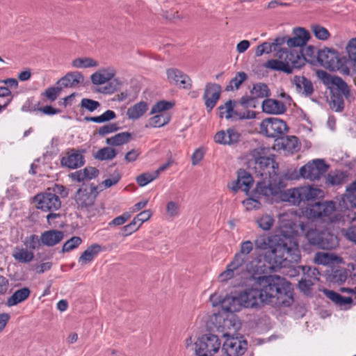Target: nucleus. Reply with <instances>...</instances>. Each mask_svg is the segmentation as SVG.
Segmentation results:
<instances>
[{"instance_id": "obj_1", "label": "nucleus", "mask_w": 356, "mask_h": 356, "mask_svg": "<svg viewBox=\"0 0 356 356\" xmlns=\"http://www.w3.org/2000/svg\"><path fill=\"white\" fill-rule=\"evenodd\" d=\"M254 245L257 250L271 249L265 258L271 264L272 268L286 267L300 260L298 243L293 236L282 234L269 236L260 234L257 236Z\"/></svg>"}, {"instance_id": "obj_2", "label": "nucleus", "mask_w": 356, "mask_h": 356, "mask_svg": "<svg viewBox=\"0 0 356 356\" xmlns=\"http://www.w3.org/2000/svg\"><path fill=\"white\" fill-rule=\"evenodd\" d=\"M261 149H255L252 155L255 161L254 168L261 177L262 180L258 181L257 190L264 191L266 194H280L286 186L285 180H292L298 178L288 172L281 176L278 173V164L274 159L260 156Z\"/></svg>"}, {"instance_id": "obj_3", "label": "nucleus", "mask_w": 356, "mask_h": 356, "mask_svg": "<svg viewBox=\"0 0 356 356\" xmlns=\"http://www.w3.org/2000/svg\"><path fill=\"white\" fill-rule=\"evenodd\" d=\"M264 303L275 307H289L293 302V287L285 278L278 275H265L258 278Z\"/></svg>"}, {"instance_id": "obj_4", "label": "nucleus", "mask_w": 356, "mask_h": 356, "mask_svg": "<svg viewBox=\"0 0 356 356\" xmlns=\"http://www.w3.org/2000/svg\"><path fill=\"white\" fill-rule=\"evenodd\" d=\"M273 51H276V56L278 59L268 60L264 64L266 68L291 74L293 69L300 68L305 64V58L300 52L296 50L275 48Z\"/></svg>"}, {"instance_id": "obj_5", "label": "nucleus", "mask_w": 356, "mask_h": 356, "mask_svg": "<svg viewBox=\"0 0 356 356\" xmlns=\"http://www.w3.org/2000/svg\"><path fill=\"white\" fill-rule=\"evenodd\" d=\"M304 213L308 218L321 219L325 222H336L343 219V215L336 212L335 204L332 201L308 204Z\"/></svg>"}, {"instance_id": "obj_6", "label": "nucleus", "mask_w": 356, "mask_h": 356, "mask_svg": "<svg viewBox=\"0 0 356 356\" xmlns=\"http://www.w3.org/2000/svg\"><path fill=\"white\" fill-rule=\"evenodd\" d=\"M323 193L321 189L305 186L286 190L282 195V199L293 205H300L302 202H309L321 197Z\"/></svg>"}, {"instance_id": "obj_7", "label": "nucleus", "mask_w": 356, "mask_h": 356, "mask_svg": "<svg viewBox=\"0 0 356 356\" xmlns=\"http://www.w3.org/2000/svg\"><path fill=\"white\" fill-rule=\"evenodd\" d=\"M97 194V186L91 184L88 188L78 189L74 195V201L79 209L88 212L90 216L95 214L92 211Z\"/></svg>"}, {"instance_id": "obj_8", "label": "nucleus", "mask_w": 356, "mask_h": 356, "mask_svg": "<svg viewBox=\"0 0 356 356\" xmlns=\"http://www.w3.org/2000/svg\"><path fill=\"white\" fill-rule=\"evenodd\" d=\"M221 346L219 338L212 334L202 335L194 343V350L197 356H211Z\"/></svg>"}, {"instance_id": "obj_9", "label": "nucleus", "mask_w": 356, "mask_h": 356, "mask_svg": "<svg viewBox=\"0 0 356 356\" xmlns=\"http://www.w3.org/2000/svg\"><path fill=\"white\" fill-rule=\"evenodd\" d=\"M261 132L269 138H281L288 130L286 122L278 118H268L260 124Z\"/></svg>"}, {"instance_id": "obj_10", "label": "nucleus", "mask_w": 356, "mask_h": 356, "mask_svg": "<svg viewBox=\"0 0 356 356\" xmlns=\"http://www.w3.org/2000/svg\"><path fill=\"white\" fill-rule=\"evenodd\" d=\"M329 165L323 159H316L309 161L299 170L300 176L311 181L318 180L327 172Z\"/></svg>"}, {"instance_id": "obj_11", "label": "nucleus", "mask_w": 356, "mask_h": 356, "mask_svg": "<svg viewBox=\"0 0 356 356\" xmlns=\"http://www.w3.org/2000/svg\"><path fill=\"white\" fill-rule=\"evenodd\" d=\"M223 336L226 339L222 345V350L227 356H241L245 353L248 343L242 336H231L227 332H225Z\"/></svg>"}, {"instance_id": "obj_12", "label": "nucleus", "mask_w": 356, "mask_h": 356, "mask_svg": "<svg viewBox=\"0 0 356 356\" xmlns=\"http://www.w3.org/2000/svg\"><path fill=\"white\" fill-rule=\"evenodd\" d=\"M317 61L323 67L330 70L339 69L341 60L337 50L333 48L324 47L317 52Z\"/></svg>"}, {"instance_id": "obj_13", "label": "nucleus", "mask_w": 356, "mask_h": 356, "mask_svg": "<svg viewBox=\"0 0 356 356\" xmlns=\"http://www.w3.org/2000/svg\"><path fill=\"white\" fill-rule=\"evenodd\" d=\"M37 208L45 211L51 212L58 210L61 207V202L57 195L52 193H44L35 197Z\"/></svg>"}, {"instance_id": "obj_14", "label": "nucleus", "mask_w": 356, "mask_h": 356, "mask_svg": "<svg viewBox=\"0 0 356 356\" xmlns=\"http://www.w3.org/2000/svg\"><path fill=\"white\" fill-rule=\"evenodd\" d=\"M239 299L242 305L245 308H257L264 303L262 294L259 289L247 288L239 293Z\"/></svg>"}, {"instance_id": "obj_15", "label": "nucleus", "mask_w": 356, "mask_h": 356, "mask_svg": "<svg viewBox=\"0 0 356 356\" xmlns=\"http://www.w3.org/2000/svg\"><path fill=\"white\" fill-rule=\"evenodd\" d=\"M233 103L234 102L229 99L224 105L218 107L220 118H222L225 117L226 119L237 118L240 120L252 119L255 118L254 111L247 110L245 112H239L237 110H234Z\"/></svg>"}, {"instance_id": "obj_16", "label": "nucleus", "mask_w": 356, "mask_h": 356, "mask_svg": "<svg viewBox=\"0 0 356 356\" xmlns=\"http://www.w3.org/2000/svg\"><path fill=\"white\" fill-rule=\"evenodd\" d=\"M210 300L213 306L220 304L223 311L229 313L238 312L243 307L239 299V293L236 296H226L222 300H218V301H217V294L214 293L211 295Z\"/></svg>"}, {"instance_id": "obj_17", "label": "nucleus", "mask_w": 356, "mask_h": 356, "mask_svg": "<svg viewBox=\"0 0 356 356\" xmlns=\"http://www.w3.org/2000/svg\"><path fill=\"white\" fill-rule=\"evenodd\" d=\"M83 152L76 149H69L60 159L61 165L69 169H77L83 166L85 164Z\"/></svg>"}, {"instance_id": "obj_18", "label": "nucleus", "mask_w": 356, "mask_h": 356, "mask_svg": "<svg viewBox=\"0 0 356 356\" xmlns=\"http://www.w3.org/2000/svg\"><path fill=\"white\" fill-rule=\"evenodd\" d=\"M241 136V134L236 129L229 128L218 131L215 134L213 140L219 145L234 146L238 144Z\"/></svg>"}, {"instance_id": "obj_19", "label": "nucleus", "mask_w": 356, "mask_h": 356, "mask_svg": "<svg viewBox=\"0 0 356 356\" xmlns=\"http://www.w3.org/2000/svg\"><path fill=\"white\" fill-rule=\"evenodd\" d=\"M221 92V87L216 83H208L206 86L204 94V103L209 111H211L216 105Z\"/></svg>"}, {"instance_id": "obj_20", "label": "nucleus", "mask_w": 356, "mask_h": 356, "mask_svg": "<svg viewBox=\"0 0 356 356\" xmlns=\"http://www.w3.org/2000/svg\"><path fill=\"white\" fill-rule=\"evenodd\" d=\"M253 179L250 173L244 170H240L238 172L237 180L234 181L232 186L229 187L234 192L241 190L248 194L249 190L253 185Z\"/></svg>"}, {"instance_id": "obj_21", "label": "nucleus", "mask_w": 356, "mask_h": 356, "mask_svg": "<svg viewBox=\"0 0 356 356\" xmlns=\"http://www.w3.org/2000/svg\"><path fill=\"white\" fill-rule=\"evenodd\" d=\"M168 79L170 83H174L177 86L184 89H190L192 86L190 77L176 68H170L167 70Z\"/></svg>"}, {"instance_id": "obj_22", "label": "nucleus", "mask_w": 356, "mask_h": 356, "mask_svg": "<svg viewBox=\"0 0 356 356\" xmlns=\"http://www.w3.org/2000/svg\"><path fill=\"white\" fill-rule=\"evenodd\" d=\"M278 194H266L264 191L257 190V184L254 190L252 192L250 197L243 201V205L247 210L257 209L261 207L260 199L268 198L271 196H275Z\"/></svg>"}, {"instance_id": "obj_23", "label": "nucleus", "mask_w": 356, "mask_h": 356, "mask_svg": "<svg viewBox=\"0 0 356 356\" xmlns=\"http://www.w3.org/2000/svg\"><path fill=\"white\" fill-rule=\"evenodd\" d=\"M99 171L95 167L88 166L79 170H76L69 175V177L76 182H84L96 178Z\"/></svg>"}, {"instance_id": "obj_24", "label": "nucleus", "mask_w": 356, "mask_h": 356, "mask_svg": "<svg viewBox=\"0 0 356 356\" xmlns=\"http://www.w3.org/2000/svg\"><path fill=\"white\" fill-rule=\"evenodd\" d=\"M115 73L116 70L113 67L100 69L91 75V81L95 85L104 84L111 80L115 75Z\"/></svg>"}, {"instance_id": "obj_25", "label": "nucleus", "mask_w": 356, "mask_h": 356, "mask_svg": "<svg viewBox=\"0 0 356 356\" xmlns=\"http://www.w3.org/2000/svg\"><path fill=\"white\" fill-rule=\"evenodd\" d=\"M292 82L295 85L297 92L305 97H309L314 92L312 81L304 76H294Z\"/></svg>"}, {"instance_id": "obj_26", "label": "nucleus", "mask_w": 356, "mask_h": 356, "mask_svg": "<svg viewBox=\"0 0 356 356\" xmlns=\"http://www.w3.org/2000/svg\"><path fill=\"white\" fill-rule=\"evenodd\" d=\"M263 112L273 115L282 114L286 111V106L282 102L274 99H266L262 102Z\"/></svg>"}, {"instance_id": "obj_27", "label": "nucleus", "mask_w": 356, "mask_h": 356, "mask_svg": "<svg viewBox=\"0 0 356 356\" xmlns=\"http://www.w3.org/2000/svg\"><path fill=\"white\" fill-rule=\"evenodd\" d=\"M62 231L51 229L42 233L40 236L41 243L48 247H52L59 243L63 238Z\"/></svg>"}, {"instance_id": "obj_28", "label": "nucleus", "mask_w": 356, "mask_h": 356, "mask_svg": "<svg viewBox=\"0 0 356 356\" xmlns=\"http://www.w3.org/2000/svg\"><path fill=\"white\" fill-rule=\"evenodd\" d=\"M83 76L79 72H69L63 76L58 82L63 88H74L83 81Z\"/></svg>"}, {"instance_id": "obj_29", "label": "nucleus", "mask_w": 356, "mask_h": 356, "mask_svg": "<svg viewBox=\"0 0 356 356\" xmlns=\"http://www.w3.org/2000/svg\"><path fill=\"white\" fill-rule=\"evenodd\" d=\"M324 293L330 300L334 302L341 309H348L353 302L351 297H343L339 293L334 291L325 290Z\"/></svg>"}, {"instance_id": "obj_30", "label": "nucleus", "mask_w": 356, "mask_h": 356, "mask_svg": "<svg viewBox=\"0 0 356 356\" xmlns=\"http://www.w3.org/2000/svg\"><path fill=\"white\" fill-rule=\"evenodd\" d=\"M102 251V247L97 243L90 245L79 257V263L81 265H86L91 262L95 257Z\"/></svg>"}, {"instance_id": "obj_31", "label": "nucleus", "mask_w": 356, "mask_h": 356, "mask_svg": "<svg viewBox=\"0 0 356 356\" xmlns=\"http://www.w3.org/2000/svg\"><path fill=\"white\" fill-rule=\"evenodd\" d=\"M148 110V104L141 101L129 107L127 111L129 119L138 120L141 118Z\"/></svg>"}, {"instance_id": "obj_32", "label": "nucleus", "mask_w": 356, "mask_h": 356, "mask_svg": "<svg viewBox=\"0 0 356 356\" xmlns=\"http://www.w3.org/2000/svg\"><path fill=\"white\" fill-rule=\"evenodd\" d=\"M12 257L19 263L27 264L33 259L34 254L26 248L16 246L13 251Z\"/></svg>"}, {"instance_id": "obj_33", "label": "nucleus", "mask_w": 356, "mask_h": 356, "mask_svg": "<svg viewBox=\"0 0 356 356\" xmlns=\"http://www.w3.org/2000/svg\"><path fill=\"white\" fill-rule=\"evenodd\" d=\"M243 265L239 264L236 260L233 259L231 263H229L226 268V270L220 274L218 277V280L221 282H225L230 279L233 278L235 275L239 273L240 268L242 267Z\"/></svg>"}, {"instance_id": "obj_34", "label": "nucleus", "mask_w": 356, "mask_h": 356, "mask_svg": "<svg viewBox=\"0 0 356 356\" xmlns=\"http://www.w3.org/2000/svg\"><path fill=\"white\" fill-rule=\"evenodd\" d=\"M338 245V241L336 236L329 232L323 231L321 241L318 243V248L325 250H332Z\"/></svg>"}, {"instance_id": "obj_35", "label": "nucleus", "mask_w": 356, "mask_h": 356, "mask_svg": "<svg viewBox=\"0 0 356 356\" xmlns=\"http://www.w3.org/2000/svg\"><path fill=\"white\" fill-rule=\"evenodd\" d=\"M30 293L31 291L26 287L18 289L8 298L6 304L8 307L15 306L26 300L29 297Z\"/></svg>"}, {"instance_id": "obj_36", "label": "nucleus", "mask_w": 356, "mask_h": 356, "mask_svg": "<svg viewBox=\"0 0 356 356\" xmlns=\"http://www.w3.org/2000/svg\"><path fill=\"white\" fill-rule=\"evenodd\" d=\"M331 83L336 87L332 92H339L342 96H344L347 99L350 97V90L348 84L339 76H334L331 78Z\"/></svg>"}, {"instance_id": "obj_37", "label": "nucleus", "mask_w": 356, "mask_h": 356, "mask_svg": "<svg viewBox=\"0 0 356 356\" xmlns=\"http://www.w3.org/2000/svg\"><path fill=\"white\" fill-rule=\"evenodd\" d=\"M252 250L253 243L252 241H245L242 242L240 251L235 254L234 259L241 265H243L248 259V254H250Z\"/></svg>"}, {"instance_id": "obj_38", "label": "nucleus", "mask_w": 356, "mask_h": 356, "mask_svg": "<svg viewBox=\"0 0 356 356\" xmlns=\"http://www.w3.org/2000/svg\"><path fill=\"white\" fill-rule=\"evenodd\" d=\"M170 118L168 113H156L148 120L145 127H162L169 123Z\"/></svg>"}, {"instance_id": "obj_39", "label": "nucleus", "mask_w": 356, "mask_h": 356, "mask_svg": "<svg viewBox=\"0 0 356 356\" xmlns=\"http://www.w3.org/2000/svg\"><path fill=\"white\" fill-rule=\"evenodd\" d=\"M281 142L278 143V145H280L281 148L289 152H296L299 149V143L297 137L293 136H286L284 138H280Z\"/></svg>"}, {"instance_id": "obj_40", "label": "nucleus", "mask_w": 356, "mask_h": 356, "mask_svg": "<svg viewBox=\"0 0 356 356\" xmlns=\"http://www.w3.org/2000/svg\"><path fill=\"white\" fill-rule=\"evenodd\" d=\"M341 210H348L356 207V195L350 191H346L339 201Z\"/></svg>"}, {"instance_id": "obj_41", "label": "nucleus", "mask_w": 356, "mask_h": 356, "mask_svg": "<svg viewBox=\"0 0 356 356\" xmlns=\"http://www.w3.org/2000/svg\"><path fill=\"white\" fill-rule=\"evenodd\" d=\"M250 93L254 99L268 97L270 95V92L268 86L264 83L254 84L250 91Z\"/></svg>"}, {"instance_id": "obj_42", "label": "nucleus", "mask_w": 356, "mask_h": 356, "mask_svg": "<svg viewBox=\"0 0 356 356\" xmlns=\"http://www.w3.org/2000/svg\"><path fill=\"white\" fill-rule=\"evenodd\" d=\"M131 139V134L128 132H121L106 138V144L111 146H119L127 143Z\"/></svg>"}, {"instance_id": "obj_43", "label": "nucleus", "mask_w": 356, "mask_h": 356, "mask_svg": "<svg viewBox=\"0 0 356 356\" xmlns=\"http://www.w3.org/2000/svg\"><path fill=\"white\" fill-rule=\"evenodd\" d=\"M72 65L75 68H89L97 67L99 63L90 57H81L74 59Z\"/></svg>"}, {"instance_id": "obj_44", "label": "nucleus", "mask_w": 356, "mask_h": 356, "mask_svg": "<svg viewBox=\"0 0 356 356\" xmlns=\"http://www.w3.org/2000/svg\"><path fill=\"white\" fill-rule=\"evenodd\" d=\"M116 151L110 147H105L99 149L94 154L95 159L99 161L112 160L116 156Z\"/></svg>"}, {"instance_id": "obj_45", "label": "nucleus", "mask_w": 356, "mask_h": 356, "mask_svg": "<svg viewBox=\"0 0 356 356\" xmlns=\"http://www.w3.org/2000/svg\"><path fill=\"white\" fill-rule=\"evenodd\" d=\"M274 44L275 45L286 44L289 47H300L305 45V44L302 42L300 38H297L295 35L293 38L282 37L281 38H276L274 40Z\"/></svg>"}, {"instance_id": "obj_46", "label": "nucleus", "mask_w": 356, "mask_h": 356, "mask_svg": "<svg viewBox=\"0 0 356 356\" xmlns=\"http://www.w3.org/2000/svg\"><path fill=\"white\" fill-rule=\"evenodd\" d=\"M343 96L339 92H332L330 102V108L335 112H342L344 109Z\"/></svg>"}, {"instance_id": "obj_47", "label": "nucleus", "mask_w": 356, "mask_h": 356, "mask_svg": "<svg viewBox=\"0 0 356 356\" xmlns=\"http://www.w3.org/2000/svg\"><path fill=\"white\" fill-rule=\"evenodd\" d=\"M116 118L115 113L112 110H107L104 113L95 117H85L84 120L87 122H93L95 123H102L108 122Z\"/></svg>"}, {"instance_id": "obj_48", "label": "nucleus", "mask_w": 356, "mask_h": 356, "mask_svg": "<svg viewBox=\"0 0 356 356\" xmlns=\"http://www.w3.org/2000/svg\"><path fill=\"white\" fill-rule=\"evenodd\" d=\"M336 259L337 257L329 252H317L314 259L316 264L325 266L333 264Z\"/></svg>"}, {"instance_id": "obj_49", "label": "nucleus", "mask_w": 356, "mask_h": 356, "mask_svg": "<svg viewBox=\"0 0 356 356\" xmlns=\"http://www.w3.org/2000/svg\"><path fill=\"white\" fill-rule=\"evenodd\" d=\"M248 76L243 72H237L236 76L230 81L226 87L227 91H232L238 89L241 85L247 79Z\"/></svg>"}, {"instance_id": "obj_50", "label": "nucleus", "mask_w": 356, "mask_h": 356, "mask_svg": "<svg viewBox=\"0 0 356 356\" xmlns=\"http://www.w3.org/2000/svg\"><path fill=\"white\" fill-rule=\"evenodd\" d=\"M39 105H40V103L38 102L32 108H28V109L26 108V106L25 105V106H22V110L23 111H26V112H34V111H39L42 112L44 114L48 115L58 114L60 112V111L59 109L55 108L52 107L51 106H46L44 107H39Z\"/></svg>"}, {"instance_id": "obj_51", "label": "nucleus", "mask_w": 356, "mask_h": 356, "mask_svg": "<svg viewBox=\"0 0 356 356\" xmlns=\"http://www.w3.org/2000/svg\"><path fill=\"white\" fill-rule=\"evenodd\" d=\"M348 277L347 271L343 268H339L334 270H332L330 279L332 282L341 284L344 282Z\"/></svg>"}, {"instance_id": "obj_52", "label": "nucleus", "mask_w": 356, "mask_h": 356, "mask_svg": "<svg viewBox=\"0 0 356 356\" xmlns=\"http://www.w3.org/2000/svg\"><path fill=\"white\" fill-rule=\"evenodd\" d=\"M311 30L314 36L321 40H327L330 38V34L328 30L320 24H312Z\"/></svg>"}, {"instance_id": "obj_53", "label": "nucleus", "mask_w": 356, "mask_h": 356, "mask_svg": "<svg viewBox=\"0 0 356 356\" xmlns=\"http://www.w3.org/2000/svg\"><path fill=\"white\" fill-rule=\"evenodd\" d=\"M274 221L273 218L267 214L259 217L256 220L258 227L264 231L270 230L274 224Z\"/></svg>"}, {"instance_id": "obj_54", "label": "nucleus", "mask_w": 356, "mask_h": 356, "mask_svg": "<svg viewBox=\"0 0 356 356\" xmlns=\"http://www.w3.org/2000/svg\"><path fill=\"white\" fill-rule=\"evenodd\" d=\"M173 105L174 104L171 102L165 100L159 101L152 106L150 114L163 113V111H166L172 108Z\"/></svg>"}, {"instance_id": "obj_55", "label": "nucleus", "mask_w": 356, "mask_h": 356, "mask_svg": "<svg viewBox=\"0 0 356 356\" xmlns=\"http://www.w3.org/2000/svg\"><path fill=\"white\" fill-rule=\"evenodd\" d=\"M157 178V172H145L136 177V182L140 186H145Z\"/></svg>"}, {"instance_id": "obj_56", "label": "nucleus", "mask_w": 356, "mask_h": 356, "mask_svg": "<svg viewBox=\"0 0 356 356\" xmlns=\"http://www.w3.org/2000/svg\"><path fill=\"white\" fill-rule=\"evenodd\" d=\"M346 51L350 62L356 68V38L350 39L346 46Z\"/></svg>"}, {"instance_id": "obj_57", "label": "nucleus", "mask_w": 356, "mask_h": 356, "mask_svg": "<svg viewBox=\"0 0 356 356\" xmlns=\"http://www.w3.org/2000/svg\"><path fill=\"white\" fill-rule=\"evenodd\" d=\"M215 318L216 321H219L220 325L218 326V328H222V330L224 331L226 329H230L231 327H233L234 329L236 323L234 322V318L233 317L225 318L222 315H216L215 316Z\"/></svg>"}, {"instance_id": "obj_58", "label": "nucleus", "mask_w": 356, "mask_h": 356, "mask_svg": "<svg viewBox=\"0 0 356 356\" xmlns=\"http://www.w3.org/2000/svg\"><path fill=\"white\" fill-rule=\"evenodd\" d=\"M61 89L62 87L58 86L49 87L41 95L45 97L50 102H54L59 96Z\"/></svg>"}, {"instance_id": "obj_59", "label": "nucleus", "mask_w": 356, "mask_h": 356, "mask_svg": "<svg viewBox=\"0 0 356 356\" xmlns=\"http://www.w3.org/2000/svg\"><path fill=\"white\" fill-rule=\"evenodd\" d=\"M82 240L79 236H73L67 241L63 245L62 252H70L79 247L81 243Z\"/></svg>"}, {"instance_id": "obj_60", "label": "nucleus", "mask_w": 356, "mask_h": 356, "mask_svg": "<svg viewBox=\"0 0 356 356\" xmlns=\"http://www.w3.org/2000/svg\"><path fill=\"white\" fill-rule=\"evenodd\" d=\"M322 232V231L317 229H310L307 232L306 238L310 244L317 246L318 243L321 241Z\"/></svg>"}, {"instance_id": "obj_61", "label": "nucleus", "mask_w": 356, "mask_h": 356, "mask_svg": "<svg viewBox=\"0 0 356 356\" xmlns=\"http://www.w3.org/2000/svg\"><path fill=\"white\" fill-rule=\"evenodd\" d=\"M40 242L41 240L38 235L32 234L25 238L24 245L31 251L38 249L40 245Z\"/></svg>"}, {"instance_id": "obj_62", "label": "nucleus", "mask_w": 356, "mask_h": 356, "mask_svg": "<svg viewBox=\"0 0 356 356\" xmlns=\"http://www.w3.org/2000/svg\"><path fill=\"white\" fill-rule=\"evenodd\" d=\"M303 276L302 277H307L309 280H312L313 282L318 281V276L320 275L318 270L316 268H311L309 266H305L302 268Z\"/></svg>"}, {"instance_id": "obj_63", "label": "nucleus", "mask_w": 356, "mask_h": 356, "mask_svg": "<svg viewBox=\"0 0 356 356\" xmlns=\"http://www.w3.org/2000/svg\"><path fill=\"white\" fill-rule=\"evenodd\" d=\"M314 284L315 282H313L312 280H309L307 277H302L301 280L298 282V288L305 294H308L311 293L312 286Z\"/></svg>"}, {"instance_id": "obj_64", "label": "nucleus", "mask_w": 356, "mask_h": 356, "mask_svg": "<svg viewBox=\"0 0 356 356\" xmlns=\"http://www.w3.org/2000/svg\"><path fill=\"white\" fill-rule=\"evenodd\" d=\"M140 227V224L134 218L130 223L123 227L122 235L124 236H129L136 232Z\"/></svg>"}]
</instances>
